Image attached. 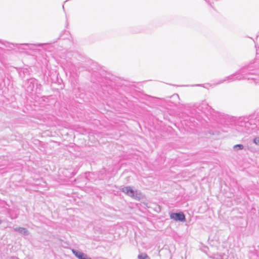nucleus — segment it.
<instances>
[{
    "label": "nucleus",
    "instance_id": "obj_1",
    "mask_svg": "<svg viewBox=\"0 0 259 259\" xmlns=\"http://www.w3.org/2000/svg\"><path fill=\"white\" fill-rule=\"evenodd\" d=\"M170 218L176 221L184 222L185 220V216L183 212L172 213L170 215Z\"/></svg>",
    "mask_w": 259,
    "mask_h": 259
},
{
    "label": "nucleus",
    "instance_id": "obj_4",
    "mask_svg": "<svg viewBox=\"0 0 259 259\" xmlns=\"http://www.w3.org/2000/svg\"><path fill=\"white\" fill-rule=\"evenodd\" d=\"M147 257V255L146 254H141L139 255L138 258L139 259H145Z\"/></svg>",
    "mask_w": 259,
    "mask_h": 259
},
{
    "label": "nucleus",
    "instance_id": "obj_2",
    "mask_svg": "<svg viewBox=\"0 0 259 259\" xmlns=\"http://www.w3.org/2000/svg\"><path fill=\"white\" fill-rule=\"evenodd\" d=\"M122 191L131 197L134 196V191L130 187H125L123 188L122 189Z\"/></svg>",
    "mask_w": 259,
    "mask_h": 259
},
{
    "label": "nucleus",
    "instance_id": "obj_6",
    "mask_svg": "<svg viewBox=\"0 0 259 259\" xmlns=\"http://www.w3.org/2000/svg\"><path fill=\"white\" fill-rule=\"evenodd\" d=\"M238 147L239 149H242L243 148V146L241 144H238L234 146V148Z\"/></svg>",
    "mask_w": 259,
    "mask_h": 259
},
{
    "label": "nucleus",
    "instance_id": "obj_7",
    "mask_svg": "<svg viewBox=\"0 0 259 259\" xmlns=\"http://www.w3.org/2000/svg\"><path fill=\"white\" fill-rule=\"evenodd\" d=\"M1 223V221L0 220V224Z\"/></svg>",
    "mask_w": 259,
    "mask_h": 259
},
{
    "label": "nucleus",
    "instance_id": "obj_5",
    "mask_svg": "<svg viewBox=\"0 0 259 259\" xmlns=\"http://www.w3.org/2000/svg\"><path fill=\"white\" fill-rule=\"evenodd\" d=\"M253 141L255 144L259 145V137L255 138Z\"/></svg>",
    "mask_w": 259,
    "mask_h": 259
},
{
    "label": "nucleus",
    "instance_id": "obj_3",
    "mask_svg": "<svg viewBox=\"0 0 259 259\" xmlns=\"http://www.w3.org/2000/svg\"><path fill=\"white\" fill-rule=\"evenodd\" d=\"M74 254L79 259H87L85 255L80 252L73 251Z\"/></svg>",
    "mask_w": 259,
    "mask_h": 259
}]
</instances>
